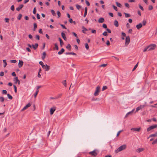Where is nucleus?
Masks as SVG:
<instances>
[{"label": "nucleus", "instance_id": "393cba45", "mask_svg": "<svg viewBox=\"0 0 157 157\" xmlns=\"http://www.w3.org/2000/svg\"><path fill=\"white\" fill-rule=\"evenodd\" d=\"M46 55V53L45 52H44L43 53V55L42 57V59L44 60L45 58Z\"/></svg>", "mask_w": 157, "mask_h": 157}, {"label": "nucleus", "instance_id": "7c9ffc66", "mask_svg": "<svg viewBox=\"0 0 157 157\" xmlns=\"http://www.w3.org/2000/svg\"><path fill=\"white\" fill-rule=\"evenodd\" d=\"M54 45H55V48H54L53 49H56L57 50H58L59 49V48H58V46L57 45V43L55 44Z\"/></svg>", "mask_w": 157, "mask_h": 157}, {"label": "nucleus", "instance_id": "b1692460", "mask_svg": "<svg viewBox=\"0 0 157 157\" xmlns=\"http://www.w3.org/2000/svg\"><path fill=\"white\" fill-rule=\"evenodd\" d=\"M157 136V132H156L155 134H151L149 136V137H155Z\"/></svg>", "mask_w": 157, "mask_h": 157}, {"label": "nucleus", "instance_id": "4c0bfd02", "mask_svg": "<svg viewBox=\"0 0 157 157\" xmlns=\"http://www.w3.org/2000/svg\"><path fill=\"white\" fill-rule=\"evenodd\" d=\"M143 25H145L147 23V21L145 20H144L142 21Z\"/></svg>", "mask_w": 157, "mask_h": 157}, {"label": "nucleus", "instance_id": "603ef678", "mask_svg": "<svg viewBox=\"0 0 157 157\" xmlns=\"http://www.w3.org/2000/svg\"><path fill=\"white\" fill-rule=\"evenodd\" d=\"M57 14L58 16V18H59L61 15V13L59 11H58L57 12Z\"/></svg>", "mask_w": 157, "mask_h": 157}, {"label": "nucleus", "instance_id": "bf43d9fd", "mask_svg": "<svg viewBox=\"0 0 157 157\" xmlns=\"http://www.w3.org/2000/svg\"><path fill=\"white\" fill-rule=\"evenodd\" d=\"M96 30L94 29H92L91 30V33H93L95 34L96 33Z\"/></svg>", "mask_w": 157, "mask_h": 157}, {"label": "nucleus", "instance_id": "2eb2a0df", "mask_svg": "<svg viewBox=\"0 0 157 157\" xmlns=\"http://www.w3.org/2000/svg\"><path fill=\"white\" fill-rule=\"evenodd\" d=\"M61 36L62 37L64 40H67V38L65 34L64 33H63V32H62L61 33Z\"/></svg>", "mask_w": 157, "mask_h": 157}, {"label": "nucleus", "instance_id": "c85d7f7f", "mask_svg": "<svg viewBox=\"0 0 157 157\" xmlns=\"http://www.w3.org/2000/svg\"><path fill=\"white\" fill-rule=\"evenodd\" d=\"M33 26H34V28L33 29V30L34 31H35L37 27V24L36 23H34L33 24Z\"/></svg>", "mask_w": 157, "mask_h": 157}, {"label": "nucleus", "instance_id": "f3484780", "mask_svg": "<svg viewBox=\"0 0 157 157\" xmlns=\"http://www.w3.org/2000/svg\"><path fill=\"white\" fill-rule=\"evenodd\" d=\"M56 109L53 108H51L50 109V113L51 115H52L54 111H55Z\"/></svg>", "mask_w": 157, "mask_h": 157}, {"label": "nucleus", "instance_id": "f704fd0d", "mask_svg": "<svg viewBox=\"0 0 157 157\" xmlns=\"http://www.w3.org/2000/svg\"><path fill=\"white\" fill-rule=\"evenodd\" d=\"M7 96L8 97V98L9 99H10L11 100V99H13V97L10 94H7Z\"/></svg>", "mask_w": 157, "mask_h": 157}, {"label": "nucleus", "instance_id": "9b49d317", "mask_svg": "<svg viewBox=\"0 0 157 157\" xmlns=\"http://www.w3.org/2000/svg\"><path fill=\"white\" fill-rule=\"evenodd\" d=\"M24 5L23 4H21L18 7L16 8V10L18 11H19L23 7Z\"/></svg>", "mask_w": 157, "mask_h": 157}, {"label": "nucleus", "instance_id": "9d476101", "mask_svg": "<svg viewBox=\"0 0 157 157\" xmlns=\"http://www.w3.org/2000/svg\"><path fill=\"white\" fill-rule=\"evenodd\" d=\"M31 104L30 103H29L28 104H27L22 109V111H24L27 108H28V107H30L31 106Z\"/></svg>", "mask_w": 157, "mask_h": 157}, {"label": "nucleus", "instance_id": "aec40b11", "mask_svg": "<svg viewBox=\"0 0 157 157\" xmlns=\"http://www.w3.org/2000/svg\"><path fill=\"white\" fill-rule=\"evenodd\" d=\"M65 51L64 48H62L60 51L58 52V54L59 55L62 54Z\"/></svg>", "mask_w": 157, "mask_h": 157}, {"label": "nucleus", "instance_id": "c9c22d12", "mask_svg": "<svg viewBox=\"0 0 157 157\" xmlns=\"http://www.w3.org/2000/svg\"><path fill=\"white\" fill-rule=\"evenodd\" d=\"M51 12L53 16H56V14L55 11L53 10H51Z\"/></svg>", "mask_w": 157, "mask_h": 157}, {"label": "nucleus", "instance_id": "412c9836", "mask_svg": "<svg viewBox=\"0 0 157 157\" xmlns=\"http://www.w3.org/2000/svg\"><path fill=\"white\" fill-rule=\"evenodd\" d=\"M134 111V110L133 109L132 111L126 114L125 117L126 118V117H127L129 115L132 114L133 113Z\"/></svg>", "mask_w": 157, "mask_h": 157}, {"label": "nucleus", "instance_id": "e2e57ef3", "mask_svg": "<svg viewBox=\"0 0 157 157\" xmlns=\"http://www.w3.org/2000/svg\"><path fill=\"white\" fill-rule=\"evenodd\" d=\"M102 27L106 29L107 28V26L106 24H103L102 25Z\"/></svg>", "mask_w": 157, "mask_h": 157}, {"label": "nucleus", "instance_id": "f8f14e48", "mask_svg": "<svg viewBox=\"0 0 157 157\" xmlns=\"http://www.w3.org/2000/svg\"><path fill=\"white\" fill-rule=\"evenodd\" d=\"M105 21L103 17H100L98 20V22L100 23H102Z\"/></svg>", "mask_w": 157, "mask_h": 157}, {"label": "nucleus", "instance_id": "8fccbe9b", "mask_svg": "<svg viewBox=\"0 0 157 157\" xmlns=\"http://www.w3.org/2000/svg\"><path fill=\"white\" fill-rule=\"evenodd\" d=\"M124 5H125V6L127 7L128 8H129V4L128 3H125V4H124Z\"/></svg>", "mask_w": 157, "mask_h": 157}, {"label": "nucleus", "instance_id": "09e8293b", "mask_svg": "<svg viewBox=\"0 0 157 157\" xmlns=\"http://www.w3.org/2000/svg\"><path fill=\"white\" fill-rule=\"evenodd\" d=\"M107 64H101L100 66V67H105L107 66Z\"/></svg>", "mask_w": 157, "mask_h": 157}, {"label": "nucleus", "instance_id": "49530a36", "mask_svg": "<svg viewBox=\"0 0 157 157\" xmlns=\"http://www.w3.org/2000/svg\"><path fill=\"white\" fill-rule=\"evenodd\" d=\"M60 26H62L63 29H67V28L65 27V26L64 25H63V24H60Z\"/></svg>", "mask_w": 157, "mask_h": 157}, {"label": "nucleus", "instance_id": "6e6552de", "mask_svg": "<svg viewBox=\"0 0 157 157\" xmlns=\"http://www.w3.org/2000/svg\"><path fill=\"white\" fill-rule=\"evenodd\" d=\"M23 63H24L22 60H19V63L18 65L19 67H21L23 66Z\"/></svg>", "mask_w": 157, "mask_h": 157}, {"label": "nucleus", "instance_id": "338daca9", "mask_svg": "<svg viewBox=\"0 0 157 157\" xmlns=\"http://www.w3.org/2000/svg\"><path fill=\"white\" fill-rule=\"evenodd\" d=\"M106 44L107 46H109L110 45V43L109 41V40H107L106 42Z\"/></svg>", "mask_w": 157, "mask_h": 157}, {"label": "nucleus", "instance_id": "6ab92c4d", "mask_svg": "<svg viewBox=\"0 0 157 157\" xmlns=\"http://www.w3.org/2000/svg\"><path fill=\"white\" fill-rule=\"evenodd\" d=\"M114 25L117 27L119 26L118 22L117 20L114 21Z\"/></svg>", "mask_w": 157, "mask_h": 157}, {"label": "nucleus", "instance_id": "052dcab7", "mask_svg": "<svg viewBox=\"0 0 157 157\" xmlns=\"http://www.w3.org/2000/svg\"><path fill=\"white\" fill-rule=\"evenodd\" d=\"M139 7L140 8V9L142 10V11L144 10V9L143 7L141 6L140 5H139Z\"/></svg>", "mask_w": 157, "mask_h": 157}, {"label": "nucleus", "instance_id": "c03bdc74", "mask_svg": "<svg viewBox=\"0 0 157 157\" xmlns=\"http://www.w3.org/2000/svg\"><path fill=\"white\" fill-rule=\"evenodd\" d=\"M138 63H137L136 65L135 66H134V67L133 68V70H132V71H134V70H135L136 68H137V67L138 66Z\"/></svg>", "mask_w": 157, "mask_h": 157}, {"label": "nucleus", "instance_id": "13d9d810", "mask_svg": "<svg viewBox=\"0 0 157 157\" xmlns=\"http://www.w3.org/2000/svg\"><path fill=\"white\" fill-rule=\"evenodd\" d=\"M10 19L9 18H5V22H6L8 23L9 22Z\"/></svg>", "mask_w": 157, "mask_h": 157}, {"label": "nucleus", "instance_id": "de8ad7c7", "mask_svg": "<svg viewBox=\"0 0 157 157\" xmlns=\"http://www.w3.org/2000/svg\"><path fill=\"white\" fill-rule=\"evenodd\" d=\"M112 6L115 10L116 11H117V7H116L114 5H113Z\"/></svg>", "mask_w": 157, "mask_h": 157}, {"label": "nucleus", "instance_id": "4468645a", "mask_svg": "<svg viewBox=\"0 0 157 157\" xmlns=\"http://www.w3.org/2000/svg\"><path fill=\"white\" fill-rule=\"evenodd\" d=\"M144 148H139L136 149V151L138 153H140L141 151H142L144 150Z\"/></svg>", "mask_w": 157, "mask_h": 157}, {"label": "nucleus", "instance_id": "1a4fd4ad", "mask_svg": "<svg viewBox=\"0 0 157 157\" xmlns=\"http://www.w3.org/2000/svg\"><path fill=\"white\" fill-rule=\"evenodd\" d=\"M141 128L140 127L139 128H132L131 129V130L137 132H139V131L141 130Z\"/></svg>", "mask_w": 157, "mask_h": 157}, {"label": "nucleus", "instance_id": "c756f323", "mask_svg": "<svg viewBox=\"0 0 157 157\" xmlns=\"http://www.w3.org/2000/svg\"><path fill=\"white\" fill-rule=\"evenodd\" d=\"M62 83L65 87H66L67 83L66 80L63 81L62 82Z\"/></svg>", "mask_w": 157, "mask_h": 157}, {"label": "nucleus", "instance_id": "774afa93", "mask_svg": "<svg viewBox=\"0 0 157 157\" xmlns=\"http://www.w3.org/2000/svg\"><path fill=\"white\" fill-rule=\"evenodd\" d=\"M36 7H35L33 9V13L34 14H35L36 13Z\"/></svg>", "mask_w": 157, "mask_h": 157}, {"label": "nucleus", "instance_id": "cd10ccee", "mask_svg": "<svg viewBox=\"0 0 157 157\" xmlns=\"http://www.w3.org/2000/svg\"><path fill=\"white\" fill-rule=\"evenodd\" d=\"M3 63H4V67H6V66L7 65V63H6V59L3 60Z\"/></svg>", "mask_w": 157, "mask_h": 157}, {"label": "nucleus", "instance_id": "a878e982", "mask_svg": "<svg viewBox=\"0 0 157 157\" xmlns=\"http://www.w3.org/2000/svg\"><path fill=\"white\" fill-rule=\"evenodd\" d=\"M15 80L16 81V83H18V84H20V82L19 80L18 79V77H16L15 78Z\"/></svg>", "mask_w": 157, "mask_h": 157}, {"label": "nucleus", "instance_id": "864d4df0", "mask_svg": "<svg viewBox=\"0 0 157 157\" xmlns=\"http://www.w3.org/2000/svg\"><path fill=\"white\" fill-rule=\"evenodd\" d=\"M10 62L11 63H15L17 62V61L16 60H10Z\"/></svg>", "mask_w": 157, "mask_h": 157}, {"label": "nucleus", "instance_id": "a18cd8bd", "mask_svg": "<svg viewBox=\"0 0 157 157\" xmlns=\"http://www.w3.org/2000/svg\"><path fill=\"white\" fill-rule=\"evenodd\" d=\"M102 35L104 36H107L108 35V34H107V33L106 32V31H105L103 33H102Z\"/></svg>", "mask_w": 157, "mask_h": 157}, {"label": "nucleus", "instance_id": "4be33fe9", "mask_svg": "<svg viewBox=\"0 0 157 157\" xmlns=\"http://www.w3.org/2000/svg\"><path fill=\"white\" fill-rule=\"evenodd\" d=\"M66 48L69 51H71V47L70 44H67V46L66 47Z\"/></svg>", "mask_w": 157, "mask_h": 157}, {"label": "nucleus", "instance_id": "5fc2aeb1", "mask_svg": "<svg viewBox=\"0 0 157 157\" xmlns=\"http://www.w3.org/2000/svg\"><path fill=\"white\" fill-rule=\"evenodd\" d=\"M156 143H157V138L155 140L153 141L152 143V144H155Z\"/></svg>", "mask_w": 157, "mask_h": 157}, {"label": "nucleus", "instance_id": "69168bd1", "mask_svg": "<svg viewBox=\"0 0 157 157\" xmlns=\"http://www.w3.org/2000/svg\"><path fill=\"white\" fill-rule=\"evenodd\" d=\"M4 75V73L3 71H2L0 73V76H3Z\"/></svg>", "mask_w": 157, "mask_h": 157}, {"label": "nucleus", "instance_id": "f03ea898", "mask_svg": "<svg viewBox=\"0 0 157 157\" xmlns=\"http://www.w3.org/2000/svg\"><path fill=\"white\" fill-rule=\"evenodd\" d=\"M98 151H97V150H94L92 151L89 152V154L91 155L94 157H96L98 155Z\"/></svg>", "mask_w": 157, "mask_h": 157}, {"label": "nucleus", "instance_id": "0e129e2a", "mask_svg": "<svg viewBox=\"0 0 157 157\" xmlns=\"http://www.w3.org/2000/svg\"><path fill=\"white\" fill-rule=\"evenodd\" d=\"M7 93V91L6 90H2V94H6Z\"/></svg>", "mask_w": 157, "mask_h": 157}, {"label": "nucleus", "instance_id": "ddd939ff", "mask_svg": "<svg viewBox=\"0 0 157 157\" xmlns=\"http://www.w3.org/2000/svg\"><path fill=\"white\" fill-rule=\"evenodd\" d=\"M142 25L141 23H140L136 25V27L138 29H140L142 27Z\"/></svg>", "mask_w": 157, "mask_h": 157}, {"label": "nucleus", "instance_id": "39448f33", "mask_svg": "<svg viewBox=\"0 0 157 157\" xmlns=\"http://www.w3.org/2000/svg\"><path fill=\"white\" fill-rule=\"evenodd\" d=\"M157 127V125L155 124L153 125H151V126L149 127L147 129V132H149L152 129H153Z\"/></svg>", "mask_w": 157, "mask_h": 157}, {"label": "nucleus", "instance_id": "0eeeda50", "mask_svg": "<svg viewBox=\"0 0 157 157\" xmlns=\"http://www.w3.org/2000/svg\"><path fill=\"white\" fill-rule=\"evenodd\" d=\"M42 68L44 69H45V71H48L49 70L50 66H49L47 65L46 64V65H43L42 66Z\"/></svg>", "mask_w": 157, "mask_h": 157}, {"label": "nucleus", "instance_id": "7ed1b4c3", "mask_svg": "<svg viewBox=\"0 0 157 157\" xmlns=\"http://www.w3.org/2000/svg\"><path fill=\"white\" fill-rule=\"evenodd\" d=\"M100 91V87L99 86H98L96 88L94 94V95L95 96H98L99 94V93Z\"/></svg>", "mask_w": 157, "mask_h": 157}, {"label": "nucleus", "instance_id": "dca6fc26", "mask_svg": "<svg viewBox=\"0 0 157 157\" xmlns=\"http://www.w3.org/2000/svg\"><path fill=\"white\" fill-rule=\"evenodd\" d=\"M38 46V44L37 43L35 44V45H33V44L32 45V46L33 48L35 50L37 48Z\"/></svg>", "mask_w": 157, "mask_h": 157}, {"label": "nucleus", "instance_id": "a19ab883", "mask_svg": "<svg viewBox=\"0 0 157 157\" xmlns=\"http://www.w3.org/2000/svg\"><path fill=\"white\" fill-rule=\"evenodd\" d=\"M153 9V7L151 5H150L149 6L148 10H151Z\"/></svg>", "mask_w": 157, "mask_h": 157}, {"label": "nucleus", "instance_id": "473e14b6", "mask_svg": "<svg viewBox=\"0 0 157 157\" xmlns=\"http://www.w3.org/2000/svg\"><path fill=\"white\" fill-rule=\"evenodd\" d=\"M22 15L21 14H19L18 16L17 17V19L19 20L21 19V17H22Z\"/></svg>", "mask_w": 157, "mask_h": 157}, {"label": "nucleus", "instance_id": "bb28decb", "mask_svg": "<svg viewBox=\"0 0 157 157\" xmlns=\"http://www.w3.org/2000/svg\"><path fill=\"white\" fill-rule=\"evenodd\" d=\"M116 5H117V6L120 7V8H121L122 7V5L121 4V3L117 2H116Z\"/></svg>", "mask_w": 157, "mask_h": 157}, {"label": "nucleus", "instance_id": "5701e85b", "mask_svg": "<svg viewBox=\"0 0 157 157\" xmlns=\"http://www.w3.org/2000/svg\"><path fill=\"white\" fill-rule=\"evenodd\" d=\"M82 32L84 33H86V32H85V31H87L88 30L87 29L85 28L84 26H83L82 27Z\"/></svg>", "mask_w": 157, "mask_h": 157}, {"label": "nucleus", "instance_id": "f257e3e1", "mask_svg": "<svg viewBox=\"0 0 157 157\" xmlns=\"http://www.w3.org/2000/svg\"><path fill=\"white\" fill-rule=\"evenodd\" d=\"M126 148V145L125 144L122 145L118 147L115 151L116 153L125 149Z\"/></svg>", "mask_w": 157, "mask_h": 157}, {"label": "nucleus", "instance_id": "72a5a7b5", "mask_svg": "<svg viewBox=\"0 0 157 157\" xmlns=\"http://www.w3.org/2000/svg\"><path fill=\"white\" fill-rule=\"evenodd\" d=\"M39 92V90H36V92L34 94V97L35 98H36V97L38 93Z\"/></svg>", "mask_w": 157, "mask_h": 157}, {"label": "nucleus", "instance_id": "e433bc0d", "mask_svg": "<svg viewBox=\"0 0 157 157\" xmlns=\"http://www.w3.org/2000/svg\"><path fill=\"white\" fill-rule=\"evenodd\" d=\"M124 13L126 17H130V15L129 14L127 13Z\"/></svg>", "mask_w": 157, "mask_h": 157}, {"label": "nucleus", "instance_id": "6e6d98bb", "mask_svg": "<svg viewBox=\"0 0 157 157\" xmlns=\"http://www.w3.org/2000/svg\"><path fill=\"white\" fill-rule=\"evenodd\" d=\"M86 3L87 6H89L90 5V3L86 0Z\"/></svg>", "mask_w": 157, "mask_h": 157}, {"label": "nucleus", "instance_id": "680f3d73", "mask_svg": "<svg viewBox=\"0 0 157 157\" xmlns=\"http://www.w3.org/2000/svg\"><path fill=\"white\" fill-rule=\"evenodd\" d=\"M141 109V108L139 106V107H137L136 109V112H138L139 110Z\"/></svg>", "mask_w": 157, "mask_h": 157}, {"label": "nucleus", "instance_id": "3c124183", "mask_svg": "<svg viewBox=\"0 0 157 157\" xmlns=\"http://www.w3.org/2000/svg\"><path fill=\"white\" fill-rule=\"evenodd\" d=\"M13 86L14 87V91H15V93H16L17 92V87H16V86L15 85H13Z\"/></svg>", "mask_w": 157, "mask_h": 157}, {"label": "nucleus", "instance_id": "4d7b16f0", "mask_svg": "<svg viewBox=\"0 0 157 157\" xmlns=\"http://www.w3.org/2000/svg\"><path fill=\"white\" fill-rule=\"evenodd\" d=\"M10 9L12 11H14V5H12Z\"/></svg>", "mask_w": 157, "mask_h": 157}, {"label": "nucleus", "instance_id": "a211bd4d", "mask_svg": "<svg viewBox=\"0 0 157 157\" xmlns=\"http://www.w3.org/2000/svg\"><path fill=\"white\" fill-rule=\"evenodd\" d=\"M59 40L60 41V46L62 47L64 44L63 42L62 39L60 37L59 38Z\"/></svg>", "mask_w": 157, "mask_h": 157}, {"label": "nucleus", "instance_id": "20e7f679", "mask_svg": "<svg viewBox=\"0 0 157 157\" xmlns=\"http://www.w3.org/2000/svg\"><path fill=\"white\" fill-rule=\"evenodd\" d=\"M156 45L154 44H152L150 45L147 46L148 48V51L154 50L156 47Z\"/></svg>", "mask_w": 157, "mask_h": 157}, {"label": "nucleus", "instance_id": "79ce46f5", "mask_svg": "<svg viewBox=\"0 0 157 157\" xmlns=\"http://www.w3.org/2000/svg\"><path fill=\"white\" fill-rule=\"evenodd\" d=\"M107 88V87L106 86H103L102 88V91H104Z\"/></svg>", "mask_w": 157, "mask_h": 157}, {"label": "nucleus", "instance_id": "ea45409f", "mask_svg": "<svg viewBox=\"0 0 157 157\" xmlns=\"http://www.w3.org/2000/svg\"><path fill=\"white\" fill-rule=\"evenodd\" d=\"M85 48H86V49L87 50L89 49V45H88V44L87 43H86L85 44Z\"/></svg>", "mask_w": 157, "mask_h": 157}, {"label": "nucleus", "instance_id": "58836bf2", "mask_svg": "<svg viewBox=\"0 0 157 157\" xmlns=\"http://www.w3.org/2000/svg\"><path fill=\"white\" fill-rule=\"evenodd\" d=\"M4 98L3 97H0V101L1 102H3L4 101Z\"/></svg>", "mask_w": 157, "mask_h": 157}, {"label": "nucleus", "instance_id": "423d86ee", "mask_svg": "<svg viewBox=\"0 0 157 157\" xmlns=\"http://www.w3.org/2000/svg\"><path fill=\"white\" fill-rule=\"evenodd\" d=\"M130 42V38L129 36H126L125 39V45H128Z\"/></svg>", "mask_w": 157, "mask_h": 157}, {"label": "nucleus", "instance_id": "2f4dec72", "mask_svg": "<svg viewBox=\"0 0 157 157\" xmlns=\"http://www.w3.org/2000/svg\"><path fill=\"white\" fill-rule=\"evenodd\" d=\"M76 8L78 10H79L81 8V6L78 4H76Z\"/></svg>", "mask_w": 157, "mask_h": 157}, {"label": "nucleus", "instance_id": "37998d69", "mask_svg": "<svg viewBox=\"0 0 157 157\" xmlns=\"http://www.w3.org/2000/svg\"><path fill=\"white\" fill-rule=\"evenodd\" d=\"M148 51V47H147L145 48L143 50V52H145L146 51Z\"/></svg>", "mask_w": 157, "mask_h": 157}]
</instances>
